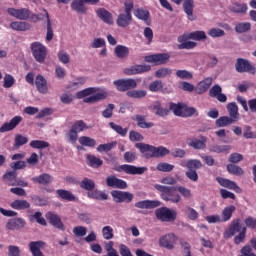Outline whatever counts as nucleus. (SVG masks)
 Here are the masks:
<instances>
[{
	"mask_svg": "<svg viewBox=\"0 0 256 256\" xmlns=\"http://www.w3.org/2000/svg\"><path fill=\"white\" fill-rule=\"evenodd\" d=\"M227 171L230 173V175H236L237 177H241L245 173L243 168L240 166H237L235 164H228L227 165Z\"/></svg>",
	"mask_w": 256,
	"mask_h": 256,
	"instance_id": "49",
	"label": "nucleus"
},
{
	"mask_svg": "<svg viewBox=\"0 0 256 256\" xmlns=\"http://www.w3.org/2000/svg\"><path fill=\"white\" fill-rule=\"evenodd\" d=\"M233 123H237V121L229 116H221L216 120L215 125L216 127H229Z\"/></svg>",
	"mask_w": 256,
	"mask_h": 256,
	"instance_id": "39",
	"label": "nucleus"
},
{
	"mask_svg": "<svg viewBox=\"0 0 256 256\" xmlns=\"http://www.w3.org/2000/svg\"><path fill=\"white\" fill-rule=\"evenodd\" d=\"M176 189L184 199H191L193 197L191 190L185 186H178Z\"/></svg>",
	"mask_w": 256,
	"mask_h": 256,
	"instance_id": "61",
	"label": "nucleus"
},
{
	"mask_svg": "<svg viewBox=\"0 0 256 256\" xmlns=\"http://www.w3.org/2000/svg\"><path fill=\"white\" fill-rule=\"evenodd\" d=\"M102 236L104 237V239H106V241L113 239V228L111 226H104L102 228Z\"/></svg>",
	"mask_w": 256,
	"mask_h": 256,
	"instance_id": "62",
	"label": "nucleus"
},
{
	"mask_svg": "<svg viewBox=\"0 0 256 256\" xmlns=\"http://www.w3.org/2000/svg\"><path fill=\"white\" fill-rule=\"evenodd\" d=\"M10 29L13 31H29V29H31V24L28 22L14 21L10 23Z\"/></svg>",
	"mask_w": 256,
	"mask_h": 256,
	"instance_id": "38",
	"label": "nucleus"
},
{
	"mask_svg": "<svg viewBox=\"0 0 256 256\" xmlns=\"http://www.w3.org/2000/svg\"><path fill=\"white\" fill-rule=\"evenodd\" d=\"M184 105L183 103H173L171 102L169 104V109L170 111H173L174 115H176V117H182L183 116V108H184Z\"/></svg>",
	"mask_w": 256,
	"mask_h": 256,
	"instance_id": "48",
	"label": "nucleus"
},
{
	"mask_svg": "<svg viewBox=\"0 0 256 256\" xmlns=\"http://www.w3.org/2000/svg\"><path fill=\"white\" fill-rule=\"evenodd\" d=\"M43 247H45V242L41 240L32 241L29 243V249L30 253H32V256H45V254L41 252V249H43Z\"/></svg>",
	"mask_w": 256,
	"mask_h": 256,
	"instance_id": "25",
	"label": "nucleus"
},
{
	"mask_svg": "<svg viewBox=\"0 0 256 256\" xmlns=\"http://www.w3.org/2000/svg\"><path fill=\"white\" fill-rule=\"evenodd\" d=\"M109 127L115 131L120 137H127V133L129 132V128H123V126L115 124L114 122L109 123Z\"/></svg>",
	"mask_w": 256,
	"mask_h": 256,
	"instance_id": "45",
	"label": "nucleus"
},
{
	"mask_svg": "<svg viewBox=\"0 0 256 256\" xmlns=\"http://www.w3.org/2000/svg\"><path fill=\"white\" fill-rule=\"evenodd\" d=\"M247 237V227H243L240 233L234 237V244L235 245H241L243 241H245Z\"/></svg>",
	"mask_w": 256,
	"mask_h": 256,
	"instance_id": "58",
	"label": "nucleus"
},
{
	"mask_svg": "<svg viewBox=\"0 0 256 256\" xmlns=\"http://www.w3.org/2000/svg\"><path fill=\"white\" fill-rule=\"evenodd\" d=\"M87 197H89V199H96L97 201H107V199H109V196L105 192L99 190L87 192Z\"/></svg>",
	"mask_w": 256,
	"mask_h": 256,
	"instance_id": "37",
	"label": "nucleus"
},
{
	"mask_svg": "<svg viewBox=\"0 0 256 256\" xmlns=\"http://www.w3.org/2000/svg\"><path fill=\"white\" fill-rule=\"evenodd\" d=\"M136 149H139L140 153L145 154L150 152V155H146L147 159L155 158L160 159L161 157H167V155L171 154V151L165 146L155 147L153 145L145 144V143H136Z\"/></svg>",
	"mask_w": 256,
	"mask_h": 256,
	"instance_id": "2",
	"label": "nucleus"
},
{
	"mask_svg": "<svg viewBox=\"0 0 256 256\" xmlns=\"http://www.w3.org/2000/svg\"><path fill=\"white\" fill-rule=\"evenodd\" d=\"M56 195L63 201H77V197H75L71 191L65 189L56 190Z\"/></svg>",
	"mask_w": 256,
	"mask_h": 256,
	"instance_id": "36",
	"label": "nucleus"
},
{
	"mask_svg": "<svg viewBox=\"0 0 256 256\" xmlns=\"http://www.w3.org/2000/svg\"><path fill=\"white\" fill-rule=\"evenodd\" d=\"M35 85L38 93H41L42 95H46L47 91H49L47 80L41 74L36 76Z\"/></svg>",
	"mask_w": 256,
	"mask_h": 256,
	"instance_id": "28",
	"label": "nucleus"
},
{
	"mask_svg": "<svg viewBox=\"0 0 256 256\" xmlns=\"http://www.w3.org/2000/svg\"><path fill=\"white\" fill-rule=\"evenodd\" d=\"M169 59H171V55L168 53H158L145 57L146 63H153L154 65H165Z\"/></svg>",
	"mask_w": 256,
	"mask_h": 256,
	"instance_id": "11",
	"label": "nucleus"
},
{
	"mask_svg": "<svg viewBox=\"0 0 256 256\" xmlns=\"http://www.w3.org/2000/svg\"><path fill=\"white\" fill-rule=\"evenodd\" d=\"M132 19L133 17L131 16V14H119L116 23L118 27H128Z\"/></svg>",
	"mask_w": 256,
	"mask_h": 256,
	"instance_id": "41",
	"label": "nucleus"
},
{
	"mask_svg": "<svg viewBox=\"0 0 256 256\" xmlns=\"http://www.w3.org/2000/svg\"><path fill=\"white\" fill-rule=\"evenodd\" d=\"M86 163L89 167H92V169H99V167L103 165V160L96 157L95 155L87 154Z\"/></svg>",
	"mask_w": 256,
	"mask_h": 256,
	"instance_id": "33",
	"label": "nucleus"
},
{
	"mask_svg": "<svg viewBox=\"0 0 256 256\" xmlns=\"http://www.w3.org/2000/svg\"><path fill=\"white\" fill-rule=\"evenodd\" d=\"M117 173H126L127 175H143L147 167H137L134 165L123 164L114 168Z\"/></svg>",
	"mask_w": 256,
	"mask_h": 256,
	"instance_id": "9",
	"label": "nucleus"
},
{
	"mask_svg": "<svg viewBox=\"0 0 256 256\" xmlns=\"http://www.w3.org/2000/svg\"><path fill=\"white\" fill-rule=\"evenodd\" d=\"M72 11H76L80 15H85L87 13V6H85V0H73L71 3Z\"/></svg>",
	"mask_w": 256,
	"mask_h": 256,
	"instance_id": "29",
	"label": "nucleus"
},
{
	"mask_svg": "<svg viewBox=\"0 0 256 256\" xmlns=\"http://www.w3.org/2000/svg\"><path fill=\"white\" fill-rule=\"evenodd\" d=\"M179 165L180 167H187L188 169H201V167H203V163L197 159L181 160Z\"/></svg>",
	"mask_w": 256,
	"mask_h": 256,
	"instance_id": "32",
	"label": "nucleus"
},
{
	"mask_svg": "<svg viewBox=\"0 0 256 256\" xmlns=\"http://www.w3.org/2000/svg\"><path fill=\"white\" fill-rule=\"evenodd\" d=\"M119 253L121 256H133L131 249L129 248V246H127L125 244L119 245Z\"/></svg>",
	"mask_w": 256,
	"mask_h": 256,
	"instance_id": "63",
	"label": "nucleus"
},
{
	"mask_svg": "<svg viewBox=\"0 0 256 256\" xmlns=\"http://www.w3.org/2000/svg\"><path fill=\"white\" fill-rule=\"evenodd\" d=\"M80 187L81 189H84L85 191L91 192L93 189H95V181L89 179V178H84L80 182Z\"/></svg>",
	"mask_w": 256,
	"mask_h": 256,
	"instance_id": "50",
	"label": "nucleus"
},
{
	"mask_svg": "<svg viewBox=\"0 0 256 256\" xmlns=\"http://www.w3.org/2000/svg\"><path fill=\"white\" fill-rule=\"evenodd\" d=\"M113 85L116 87L117 91L125 93L126 91L128 92L132 89H137V80L133 78H122L115 80Z\"/></svg>",
	"mask_w": 256,
	"mask_h": 256,
	"instance_id": "7",
	"label": "nucleus"
},
{
	"mask_svg": "<svg viewBox=\"0 0 256 256\" xmlns=\"http://www.w3.org/2000/svg\"><path fill=\"white\" fill-rule=\"evenodd\" d=\"M49 145V142L43 140H32L30 142V147H32V149H47Z\"/></svg>",
	"mask_w": 256,
	"mask_h": 256,
	"instance_id": "55",
	"label": "nucleus"
},
{
	"mask_svg": "<svg viewBox=\"0 0 256 256\" xmlns=\"http://www.w3.org/2000/svg\"><path fill=\"white\" fill-rule=\"evenodd\" d=\"M134 15L137 17V19H140V21H149L150 13L149 10H145L143 8H137L134 10Z\"/></svg>",
	"mask_w": 256,
	"mask_h": 256,
	"instance_id": "46",
	"label": "nucleus"
},
{
	"mask_svg": "<svg viewBox=\"0 0 256 256\" xmlns=\"http://www.w3.org/2000/svg\"><path fill=\"white\" fill-rule=\"evenodd\" d=\"M244 223L246 225V228L248 229H256V218L253 216H248L245 220Z\"/></svg>",
	"mask_w": 256,
	"mask_h": 256,
	"instance_id": "64",
	"label": "nucleus"
},
{
	"mask_svg": "<svg viewBox=\"0 0 256 256\" xmlns=\"http://www.w3.org/2000/svg\"><path fill=\"white\" fill-rule=\"evenodd\" d=\"M31 53L37 63H45L47 59V47L41 42H33L30 45Z\"/></svg>",
	"mask_w": 256,
	"mask_h": 256,
	"instance_id": "6",
	"label": "nucleus"
},
{
	"mask_svg": "<svg viewBox=\"0 0 256 256\" xmlns=\"http://www.w3.org/2000/svg\"><path fill=\"white\" fill-rule=\"evenodd\" d=\"M193 115H199L197 113V109L195 107L187 106V104H184V108L182 110V117H193Z\"/></svg>",
	"mask_w": 256,
	"mask_h": 256,
	"instance_id": "56",
	"label": "nucleus"
},
{
	"mask_svg": "<svg viewBox=\"0 0 256 256\" xmlns=\"http://www.w3.org/2000/svg\"><path fill=\"white\" fill-rule=\"evenodd\" d=\"M235 70L237 73H250V75H255L256 73V67L244 58H238L236 60Z\"/></svg>",
	"mask_w": 256,
	"mask_h": 256,
	"instance_id": "8",
	"label": "nucleus"
},
{
	"mask_svg": "<svg viewBox=\"0 0 256 256\" xmlns=\"http://www.w3.org/2000/svg\"><path fill=\"white\" fill-rule=\"evenodd\" d=\"M106 185L112 189H127V182L117 178L115 175H110L106 178Z\"/></svg>",
	"mask_w": 256,
	"mask_h": 256,
	"instance_id": "17",
	"label": "nucleus"
},
{
	"mask_svg": "<svg viewBox=\"0 0 256 256\" xmlns=\"http://www.w3.org/2000/svg\"><path fill=\"white\" fill-rule=\"evenodd\" d=\"M247 9H249V7L245 3L241 4L236 2L230 6V11H232V13L245 14L247 13Z\"/></svg>",
	"mask_w": 256,
	"mask_h": 256,
	"instance_id": "43",
	"label": "nucleus"
},
{
	"mask_svg": "<svg viewBox=\"0 0 256 256\" xmlns=\"http://www.w3.org/2000/svg\"><path fill=\"white\" fill-rule=\"evenodd\" d=\"M227 111L230 115V118L235 119V121H239V107L237 103L230 102L227 105Z\"/></svg>",
	"mask_w": 256,
	"mask_h": 256,
	"instance_id": "42",
	"label": "nucleus"
},
{
	"mask_svg": "<svg viewBox=\"0 0 256 256\" xmlns=\"http://www.w3.org/2000/svg\"><path fill=\"white\" fill-rule=\"evenodd\" d=\"M237 211V207L235 205H229L222 210V223H227V221H231V217H233V212Z\"/></svg>",
	"mask_w": 256,
	"mask_h": 256,
	"instance_id": "35",
	"label": "nucleus"
},
{
	"mask_svg": "<svg viewBox=\"0 0 256 256\" xmlns=\"http://www.w3.org/2000/svg\"><path fill=\"white\" fill-rule=\"evenodd\" d=\"M151 69V65H134L129 68H125L123 73L124 75H139L141 73H147Z\"/></svg>",
	"mask_w": 256,
	"mask_h": 256,
	"instance_id": "18",
	"label": "nucleus"
},
{
	"mask_svg": "<svg viewBox=\"0 0 256 256\" xmlns=\"http://www.w3.org/2000/svg\"><path fill=\"white\" fill-rule=\"evenodd\" d=\"M33 183H37L38 185H51L53 183V176L47 173L40 174L39 176L31 178Z\"/></svg>",
	"mask_w": 256,
	"mask_h": 256,
	"instance_id": "27",
	"label": "nucleus"
},
{
	"mask_svg": "<svg viewBox=\"0 0 256 256\" xmlns=\"http://www.w3.org/2000/svg\"><path fill=\"white\" fill-rule=\"evenodd\" d=\"M216 181H218L219 185H221V187H225L226 189H231L232 191H235L236 193H241V188L239 186H237V183H235L234 181H231L227 178H223V177H217Z\"/></svg>",
	"mask_w": 256,
	"mask_h": 256,
	"instance_id": "23",
	"label": "nucleus"
},
{
	"mask_svg": "<svg viewBox=\"0 0 256 256\" xmlns=\"http://www.w3.org/2000/svg\"><path fill=\"white\" fill-rule=\"evenodd\" d=\"M160 206L161 202L159 200H142L135 203L137 209H155Z\"/></svg>",
	"mask_w": 256,
	"mask_h": 256,
	"instance_id": "24",
	"label": "nucleus"
},
{
	"mask_svg": "<svg viewBox=\"0 0 256 256\" xmlns=\"http://www.w3.org/2000/svg\"><path fill=\"white\" fill-rule=\"evenodd\" d=\"M243 227L241 226V219H235L232 221L227 230H225L223 237L224 239H231L237 233H241Z\"/></svg>",
	"mask_w": 256,
	"mask_h": 256,
	"instance_id": "14",
	"label": "nucleus"
},
{
	"mask_svg": "<svg viewBox=\"0 0 256 256\" xmlns=\"http://www.w3.org/2000/svg\"><path fill=\"white\" fill-rule=\"evenodd\" d=\"M97 88L90 87L76 93L77 99H83V103H97L107 97V92H98ZM96 93V94H95ZM89 95H92L89 97Z\"/></svg>",
	"mask_w": 256,
	"mask_h": 256,
	"instance_id": "3",
	"label": "nucleus"
},
{
	"mask_svg": "<svg viewBox=\"0 0 256 256\" xmlns=\"http://www.w3.org/2000/svg\"><path fill=\"white\" fill-rule=\"evenodd\" d=\"M187 143L189 147H192V149L201 151L207 148V137L200 136V140L197 138H190Z\"/></svg>",
	"mask_w": 256,
	"mask_h": 256,
	"instance_id": "20",
	"label": "nucleus"
},
{
	"mask_svg": "<svg viewBox=\"0 0 256 256\" xmlns=\"http://www.w3.org/2000/svg\"><path fill=\"white\" fill-rule=\"evenodd\" d=\"M155 189L161 192V199L163 201H170L171 203H179L181 201V195L177 193L176 187L171 186H163L160 184H156Z\"/></svg>",
	"mask_w": 256,
	"mask_h": 256,
	"instance_id": "4",
	"label": "nucleus"
},
{
	"mask_svg": "<svg viewBox=\"0 0 256 256\" xmlns=\"http://www.w3.org/2000/svg\"><path fill=\"white\" fill-rule=\"evenodd\" d=\"M7 13L11 15V17H15L16 19H19L20 21H27L31 17V11L27 8H8Z\"/></svg>",
	"mask_w": 256,
	"mask_h": 256,
	"instance_id": "15",
	"label": "nucleus"
},
{
	"mask_svg": "<svg viewBox=\"0 0 256 256\" xmlns=\"http://www.w3.org/2000/svg\"><path fill=\"white\" fill-rule=\"evenodd\" d=\"M183 212L191 221H197L199 219V212L192 207H186Z\"/></svg>",
	"mask_w": 256,
	"mask_h": 256,
	"instance_id": "53",
	"label": "nucleus"
},
{
	"mask_svg": "<svg viewBox=\"0 0 256 256\" xmlns=\"http://www.w3.org/2000/svg\"><path fill=\"white\" fill-rule=\"evenodd\" d=\"M114 147H117V142L100 144L97 147V151H98V153H103V151H105L107 153V152L111 151V149H114Z\"/></svg>",
	"mask_w": 256,
	"mask_h": 256,
	"instance_id": "60",
	"label": "nucleus"
},
{
	"mask_svg": "<svg viewBox=\"0 0 256 256\" xmlns=\"http://www.w3.org/2000/svg\"><path fill=\"white\" fill-rule=\"evenodd\" d=\"M46 219H48L50 225H53V227H55L56 229H59L60 231H65V225L61 221V217H59V215L52 212H47Z\"/></svg>",
	"mask_w": 256,
	"mask_h": 256,
	"instance_id": "22",
	"label": "nucleus"
},
{
	"mask_svg": "<svg viewBox=\"0 0 256 256\" xmlns=\"http://www.w3.org/2000/svg\"><path fill=\"white\" fill-rule=\"evenodd\" d=\"M177 241V236L174 233L166 234L159 239L160 247H164L165 249H175V243Z\"/></svg>",
	"mask_w": 256,
	"mask_h": 256,
	"instance_id": "16",
	"label": "nucleus"
},
{
	"mask_svg": "<svg viewBox=\"0 0 256 256\" xmlns=\"http://www.w3.org/2000/svg\"><path fill=\"white\" fill-rule=\"evenodd\" d=\"M133 119L137 122V126L140 127V129H151V127L155 125L153 122H147L146 116L141 114H136Z\"/></svg>",
	"mask_w": 256,
	"mask_h": 256,
	"instance_id": "30",
	"label": "nucleus"
},
{
	"mask_svg": "<svg viewBox=\"0 0 256 256\" xmlns=\"http://www.w3.org/2000/svg\"><path fill=\"white\" fill-rule=\"evenodd\" d=\"M10 207L16 211H25V209L31 208V203L27 200L17 199L10 204Z\"/></svg>",
	"mask_w": 256,
	"mask_h": 256,
	"instance_id": "31",
	"label": "nucleus"
},
{
	"mask_svg": "<svg viewBox=\"0 0 256 256\" xmlns=\"http://www.w3.org/2000/svg\"><path fill=\"white\" fill-rule=\"evenodd\" d=\"M176 5H181L183 3L184 13H186L189 21H195L197 17L193 15V9H195V1L193 0H171Z\"/></svg>",
	"mask_w": 256,
	"mask_h": 256,
	"instance_id": "10",
	"label": "nucleus"
},
{
	"mask_svg": "<svg viewBox=\"0 0 256 256\" xmlns=\"http://www.w3.org/2000/svg\"><path fill=\"white\" fill-rule=\"evenodd\" d=\"M155 216L162 223H173L177 219V211L161 207L155 210Z\"/></svg>",
	"mask_w": 256,
	"mask_h": 256,
	"instance_id": "5",
	"label": "nucleus"
},
{
	"mask_svg": "<svg viewBox=\"0 0 256 256\" xmlns=\"http://www.w3.org/2000/svg\"><path fill=\"white\" fill-rule=\"evenodd\" d=\"M111 196L113 197V201L115 203H131L134 197L133 193L131 192H123L119 190L112 191Z\"/></svg>",
	"mask_w": 256,
	"mask_h": 256,
	"instance_id": "13",
	"label": "nucleus"
},
{
	"mask_svg": "<svg viewBox=\"0 0 256 256\" xmlns=\"http://www.w3.org/2000/svg\"><path fill=\"white\" fill-rule=\"evenodd\" d=\"M23 121V117L21 116H14L10 122H5L1 127H0V133H7L9 131H13L19 123Z\"/></svg>",
	"mask_w": 256,
	"mask_h": 256,
	"instance_id": "19",
	"label": "nucleus"
},
{
	"mask_svg": "<svg viewBox=\"0 0 256 256\" xmlns=\"http://www.w3.org/2000/svg\"><path fill=\"white\" fill-rule=\"evenodd\" d=\"M114 55L118 59H127L129 57V47L123 45H117L114 48Z\"/></svg>",
	"mask_w": 256,
	"mask_h": 256,
	"instance_id": "34",
	"label": "nucleus"
},
{
	"mask_svg": "<svg viewBox=\"0 0 256 256\" xmlns=\"http://www.w3.org/2000/svg\"><path fill=\"white\" fill-rule=\"evenodd\" d=\"M157 171H161L162 173H171L175 166L173 164H169L167 162H161L156 167Z\"/></svg>",
	"mask_w": 256,
	"mask_h": 256,
	"instance_id": "54",
	"label": "nucleus"
},
{
	"mask_svg": "<svg viewBox=\"0 0 256 256\" xmlns=\"http://www.w3.org/2000/svg\"><path fill=\"white\" fill-rule=\"evenodd\" d=\"M209 151H211V153H227L231 151V146L213 144L209 147Z\"/></svg>",
	"mask_w": 256,
	"mask_h": 256,
	"instance_id": "47",
	"label": "nucleus"
},
{
	"mask_svg": "<svg viewBox=\"0 0 256 256\" xmlns=\"http://www.w3.org/2000/svg\"><path fill=\"white\" fill-rule=\"evenodd\" d=\"M197 169L199 168H189L188 171L185 172L187 179L197 183L199 181V174H197Z\"/></svg>",
	"mask_w": 256,
	"mask_h": 256,
	"instance_id": "57",
	"label": "nucleus"
},
{
	"mask_svg": "<svg viewBox=\"0 0 256 256\" xmlns=\"http://www.w3.org/2000/svg\"><path fill=\"white\" fill-rule=\"evenodd\" d=\"M27 143H29V138L22 134H16L14 137L13 149H21V147H23V145H27Z\"/></svg>",
	"mask_w": 256,
	"mask_h": 256,
	"instance_id": "40",
	"label": "nucleus"
},
{
	"mask_svg": "<svg viewBox=\"0 0 256 256\" xmlns=\"http://www.w3.org/2000/svg\"><path fill=\"white\" fill-rule=\"evenodd\" d=\"M96 15L107 25H113V15L107 9L99 8L96 10Z\"/></svg>",
	"mask_w": 256,
	"mask_h": 256,
	"instance_id": "26",
	"label": "nucleus"
},
{
	"mask_svg": "<svg viewBox=\"0 0 256 256\" xmlns=\"http://www.w3.org/2000/svg\"><path fill=\"white\" fill-rule=\"evenodd\" d=\"M127 97H130L131 99H145L147 97V92L145 90H135L132 89L128 92H126Z\"/></svg>",
	"mask_w": 256,
	"mask_h": 256,
	"instance_id": "44",
	"label": "nucleus"
},
{
	"mask_svg": "<svg viewBox=\"0 0 256 256\" xmlns=\"http://www.w3.org/2000/svg\"><path fill=\"white\" fill-rule=\"evenodd\" d=\"M72 129L78 133H81L85 131V129H89V126H87L83 120H78L72 125Z\"/></svg>",
	"mask_w": 256,
	"mask_h": 256,
	"instance_id": "59",
	"label": "nucleus"
},
{
	"mask_svg": "<svg viewBox=\"0 0 256 256\" xmlns=\"http://www.w3.org/2000/svg\"><path fill=\"white\" fill-rule=\"evenodd\" d=\"M27 225L25 219L20 217L10 218L8 219L7 223L5 224V228L8 231H21Z\"/></svg>",
	"mask_w": 256,
	"mask_h": 256,
	"instance_id": "12",
	"label": "nucleus"
},
{
	"mask_svg": "<svg viewBox=\"0 0 256 256\" xmlns=\"http://www.w3.org/2000/svg\"><path fill=\"white\" fill-rule=\"evenodd\" d=\"M211 85H213V78L211 77H207L204 80L200 81L195 87L196 95H203V93H207Z\"/></svg>",
	"mask_w": 256,
	"mask_h": 256,
	"instance_id": "21",
	"label": "nucleus"
},
{
	"mask_svg": "<svg viewBox=\"0 0 256 256\" xmlns=\"http://www.w3.org/2000/svg\"><path fill=\"white\" fill-rule=\"evenodd\" d=\"M236 33H247V31H251V23L249 22H239L235 25Z\"/></svg>",
	"mask_w": 256,
	"mask_h": 256,
	"instance_id": "52",
	"label": "nucleus"
},
{
	"mask_svg": "<svg viewBox=\"0 0 256 256\" xmlns=\"http://www.w3.org/2000/svg\"><path fill=\"white\" fill-rule=\"evenodd\" d=\"M79 143L83 147H90L93 148L95 145H97V141L95 139L89 137V136H82L79 138Z\"/></svg>",
	"mask_w": 256,
	"mask_h": 256,
	"instance_id": "51",
	"label": "nucleus"
},
{
	"mask_svg": "<svg viewBox=\"0 0 256 256\" xmlns=\"http://www.w3.org/2000/svg\"><path fill=\"white\" fill-rule=\"evenodd\" d=\"M189 39H192V41H189ZM206 39H207V34L203 30H197L189 34L184 33L178 36L177 38V41L179 43L177 45V48L180 50L195 49V47H197V42H194V41H205Z\"/></svg>",
	"mask_w": 256,
	"mask_h": 256,
	"instance_id": "1",
	"label": "nucleus"
}]
</instances>
